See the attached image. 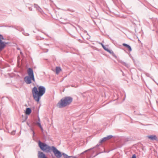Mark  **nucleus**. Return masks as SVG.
Here are the masks:
<instances>
[{"label": "nucleus", "mask_w": 158, "mask_h": 158, "mask_svg": "<svg viewBox=\"0 0 158 158\" xmlns=\"http://www.w3.org/2000/svg\"><path fill=\"white\" fill-rule=\"evenodd\" d=\"M113 136L112 135H109L107 136V137H103L102 139H101L99 141V143H102L103 142L109 139L112 138Z\"/></svg>", "instance_id": "7"}, {"label": "nucleus", "mask_w": 158, "mask_h": 158, "mask_svg": "<svg viewBox=\"0 0 158 158\" xmlns=\"http://www.w3.org/2000/svg\"><path fill=\"white\" fill-rule=\"evenodd\" d=\"M123 45L128 48L129 51L131 52L132 51L130 45L125 43H123Z\"/></svg>", "instance_id": "11"}, {"label": "nucleus", "mask_w": 158, "mask_h": 158, "mask_svg": "<svg viewBox=\"0 0 158 158\" xmlns=\"http://www.w3.org/2000/svg\"><path fill=\"white\" fill-rule=\"evenodd\" d=\"M38 145L40 149L46 153H51L52 150V146H50L44 143L41 142L40 140L38 141Z\"/></svg>", "instance_id": "4"}, {"label": "nucleus", "mask_w": 158, "mask_h": 158, "mask_svg": "<svg viewBox=\"0 0 158 158\" xmlns=\"http://www.w3.org/2000/svg\"><path fill=\"white\" fill-rule=\"evenodd\" d=\"M103 48L104 50H105V51H106L108 49V48H106V46H103Z\"/></svg>", "instance_id": "24"}, {"label": "nucleus", "mask_w": 158, "mask_h": 158, "mask_svg": "<svg viewBox=\"0 0 158 158\" xmlns=\"http://www.w3.org/2000/svg\"><path fill=\"white\" fill-rule=\"evenodd\" d=\"M118 62L121 63L122 64L125 66L127 68H128L129 67V65L127 63L125 62L122 61V60H119Z\"/></svg>", "instance_id": "12"}, {"label": "nucleus", "mask_w": 158, "mask_h": 158, "mask_svg": "<svg viewBox=\"0 0 158 158\" xmlns=\"http://www.w3.org/2000/svg\"><path fill=\"white\" fill-rule=\"evenodd\" d=\"M46 91L45 88L43 86H40L38 89L36 86L34 87L32 90L34 99L38 102L41 97L45 94Z\"/></svg>", "instance_id": "1"}, {"label": "nucleus", "mask_w": 158, "mask_h": 158, "mask_svg": "<svg viewBox=\"0 0 158 158\" xmlns=\"http://www.w3.org/2000/svg\"><path fill=\"white\" fill-rule=\"evenodd\" d=\"M15 28L20 31H24L23 28L19 27H15Z\"/></svg>", "instance_id": "15"}, {"label": "nucleus", "mask_w": 158, "mask_h": 158, "mask_svg": "<svg viewBox=\"0 0 158 158\" xmlns=\"http://www.w3.org/2000/svg\"><path fill=\"white\" fill-rule=\"evenodd\" d=\"M43 33L44 34H45L44 33V32H43Z\"/></svg>", "instance_id": "37"}, {"label": "nucleus", "mask_w": 158, "mask_h": 158, "mask_svg": "<svg viewBox=\"0 0 158 158\" xmlns=\"http://www.w3.org/2000/svg\"><path fill=\"white\" fill-rule=\"evenodd\" d=\"M33 132V133H33V136H34V135H35V132H34V131H33V132Z\"/></svg>", "instance_id": "33"}, {"label": "nucleus", "mask_w": 158, "mask_h": 158, "mask_svg": "<svg viewBox=\"0 0 158 158\" xmlns=\"http://www.w3.org/2000/svg\"><path fill=\"white\" fill-rule=\"evenodd\" d=\"M56 74H58L59 73L61 70V68L59 67H56Z\"/></svg>", "instance_id": "16"}, {"label": "nucleus", "mask_w": 158, "mask_h": 158, "mask_svg": "<svg viewBox=\"0 0 158 158\" xmlns=\"http://www.w3.org/2000/svg\"><path fill=\"white\" fill-rule=\"evenodd\" d=\"M30 128V130L32 131V132H33V131H34V130H33V127H32L31 126H30V127H29Z\"/></svg>", "instance_id": "25"}, {"label": "nucleus", "mask_w": 158, "mask_h": 158, "mask_svg": "<svg viewBox=\"0 0 158 158\" xmlns=\"http://www.w3.org/2000/svg\"><path fill=\"white\" fill-rule=\"evenodd\" d=\"M4 39L3 35L0 34V51L2 50L6 47V44H8V43L2 41V40Z\"/></svg>", "instance_id": "6"}, {"label": "nucleus", "mask_w": 158, "mask_h": 158, "mask_svg": "<svg viewBox=\"0 0 158 158\" xmlns=\"http://www.w3.org/2000/svg\"><path fill=\"white\" fill-rule=\"evenodd\" d=\"M34 7L35 8L36 10L39 12L42 13V10L40 7L37 5L35 4H34Z\"/></svg>", "instance_id": "10"}, {"label": "nucleus", "mask_w": 158, "mask_h": 158, "mask_svg": "<svg viewBox=\"0 0 158 158\" xmlns=\"http://www.w3.org/2000/svg\"><path fill=\"white\" fill-rule=\"evenodd\" d=\"M100 44H101L102 48L103 47V46H105L102 43H100Z\"/></svg>", "instance_id": "31"}, {"label": "nucleus", "mask_w": 158, "mask_h": 158, "mask_svg": "<svg viewBox=\"0 0 158 158\" xmlns=\"http://www.w3.org/2000/svg\"><path fill=\"white\" fill-rule=\"evenodd\" d=\"M90 148L89 149H88V150H87L85 151H84L83 152H82L81 153V154H84V153H86V152H88V151H90V150H92V149H93V148Z\"/></svg>", "instance_id": "21"}, {"label": "nucleus", "mask_w": 158, "mask_h": 158, "mask_svg": "<svg viewBox=\"0 0 158 158\" xmlns=\"http://www.w3.org/2000/svg\"><path fill=\"white\" fill-rule=\"evenodd\" d=\"M107 52H108L110 54H111L112 56L115 58H117L115 54L114 53L112 50H110L109 49H108Z\"/></svg>", "instance_id": "14"}, {"label": "nucleus", "mask_w": 158, "mask_h": 158, "mask_svg": "<svg viewBox=\"0 0 158 158\" xmlns=\"http://www.w3.org/2000/svg\"><path fill=\"white\" fill-rule=\"evenodd\" d=\"M38 158H48L45 154L43 152L40 151L38 152Z\"/></svg>", "instance_id": "8"}, {"label": "nucleus", "mask_w": 158, "mask_h": 158, "mask_svg": "<svg viewBox=\"0 0 158 158\" xmlns=\"http://www.w3.org/2000/svg\"><path fill=\"white\" fill-rule=\"evenodd\" d=\"M73 98L71 97H66L62 98L57 104L60 108L65 107L70 105L72 102Z\"/></svg>", "instance_id": "2"}, {"label": "nucleus", "mask_w": 158, "mask_h": 158, "mask_svg": "<svg viewBox=\"0 0 158 158\" xmlns=\"http://www.w3.org/2000/svg\"><path fill=\"white\" fill-rule=\"evenodd\" d=\"M145 75H146V76L147 77H150L151 78H152V80L154 81V79H152V78L150 77V74L148 73H145Z\"/></svg>", "instance_id": "22"}, {"label": "nucleus", "mask_w": 158, "mask_h": 158, "mask_svg": "<svg viewBox=\"0 0 158 158\" xmlns=\"http://www.w3.org/2000/svg\"><path fill=\"white\" fill-rule=\"evenodd\" d=\"M52 151L54 153L55 156L57 158H60L62 155V154L61 152L58 150L56 147L54 146H52Z\"/></svg>", "instance_id": "5"}, {"label": "nucleus", "mask_w": 158, "mask_h": 158, "mask_svg": "<svg viewBox=\"0 0 158 158\" xmlns=\"http://www.w3.org/2000/svg\"><path fill=\"white\" fill-rule=\"evenodd\" d=\"M31 112V110L30 108H27L26 109L25 113L27 115H29Z\"/></svg>", "instance_id": "13"}, {"label": "nucleus", "mask_w": 158, "mask_h": 158, "mask_svg": "<svg viewBox=\"0 0 158 158\" xmlns=\"http://www.w3.org/2000/svg\"><path fill=\"white\" fill-rule=\"evenodd\" d=\"M15 131H13L12 132H11V134L12 135H14L15 134Z\"/></svg>", "instance_id": "28"}, {"label": "nucleus", "mask_w": 158, "mask_h": 158, "mask_svg": "<svg viewBox=\"0 0 158 158\" xmlns=\"http://www.w3.org/2000/svg\"><path fill=\"white\" fill-rule=\"evenodd\" d=\"M28 9H29V10H30V11L32 10V8H31V7H29L28 8Z\"/></svg>", "instance_id": "30"}, {"label": "nucleus", "mask_w": 158, "mask_h": 158, "mask_svg": "<svg viewBox=\"0 0 158 158\" xmlns=\"http://www.w3.org/2000/svg\"><path fill=\"white\" fill-rule=\"evenodd\" d=\"M30 123L31 125L32 126V127L34 126L35 125H36V122L35 123L34 122L33 120L30 121Z\"/></svg>", "instance_id": "17"}, {"label": "nucleus", "mask_w": 158, "mask_h": 158, "mask_svg": "<svg viewBox=\"0 0 158 158\" xmlns=\"http://www.w3.org/2000/svg\"><path fill=\"white\" fill-rule=\"evenodd\" d=\"M99 144H98L97 145H96V147H98V146H99Z\"/></svg>", "instance_id": "35"}, {"label": "nucleus", "mask_w": 158, "mask_h": 158, "mask_svg": "<svg viewBox=\"0 0 158 158\" xmlns=\"http://www.w3.org/2000/svg\"><path fill=\"white\" fill-rule=\"evenodd\" d=\"M38 121L36 123H40V117L39 116H38Z\"/></svg>", "instance_id": "26"}, {"label": "nucleus", "mask_w": 158, "mask_h": 158, "mask_svg": "<svg viewBox=\"0 0 158 158\" xmlns=\"http://www.w3.org/2000/svg\"><path fill=\"white\" fill-rule=\"evenodd\" d=\"M131 158H136V156L135 154H134L132 155V157Z\"/></svg>", "instance_id": "27"}, {"label": "nucleus", "mask_w": 158, "mask_h": 158, "mask_svg": "<svg viewBox=\"0 0 158 158\" xmlns=\"http://www.w3.org/2000/svg\"><path fill=\"white\" fill-rule=\"evenodd\" d=\"M22 33L23 35L26 36H28L29 35V34L25 32L24 31H23Z\"/></svg>", "instance_id": "20"}, {"label": "nucleus", "mask_w": 158, "mask_h": 158, "mask_svg": "<svg viewBox=\"0 0 158 158\" xmlns=\"http://www.w3.org/2000/svg\"><path fill=\"white\" fill-rule=\"evenodd\" d=\"M27 73L28 76H26L24 78V81L27 84H30L32 83L31 81L35 82V78L33 69L29 68L28 69Z\"/></svg>", "instance_id": "3"}, {"label": "nucleus", "mask_w": 158, "mask_h": 158, "mask_svg": "<svg viewBox=\"0 0 158 158\" xmlns=\"http://www.w3.org/2000/svg\"><path fill=\"white\" fill-rule=\"evenodd\" d=\"M148 138L151 140H157L158 139L157 136L155 135H151L148 136Z\"/></svg>", "instance_id": "9"}, {"label": "nucleus", "mask_w": 158, "mask_h": 158, "mask_svg": "<svg viewBox=\"0 0 158 158\" xmlns=\"http://www.w3.org/2000/svg\"><path fill=\"white\" fill-rule=\"evenodd\" d=\"M36 125L38 126L42 131L43 130V128L41 125V123H36Z\"/></svg>", "instance_id": "19"}, {"label": "nucleus", "mask_w": 158, "mask_h": 158, "mask_svg": "<svg viewBox=\"0 0 158 158\" xmlns=\"http://www.w3.org/2000/svg\"><path fill=\"white\" fill-rule=\"evenodd\" d=\"M51 156H52V158H55L54 156L52 154Z\"/></svg>", "instance_id": "32"}, {"label": "nucleus", "mask_w": 158, "mask_h": 158, "mask_svg": "<svg viewBox=\"0 0 158 158\" xmlns=\"http://www.w3.org/2000/svg\"><path fill=\"white\" fill-rule=\"evenodd\" d=\"M48 49H47V51H46V52H48Z\"/></svg>", "instance_id": "36"}, {"label": "nucleus", "mask_w": 158, "mask_h": 158, "mask_svg": "<svg viewBox=\"0 0 158 158\" xmlns=\"http://www.w3.org/2000/svg\"><path fill=\"white\" fill-rule=\"evenodd\" d=\"M27 124L29 127H30V126H32L31 125L30 123V121H29V122L27 121Z\"/></svg>", "instance_id": "23"}, {"label": "nucleus", "mask_w": 158, "mask_h": 158, "mask_svg": "<svg viewBox=\"0 0 158 158\" xmlns=\"http://www.w3.org/2000/svg\"><path fill=\"white\" fill-rule=\"evenodd\" d=\"M27 116H26V117H25V119L23 121V122H24L27 119Z\"/></svg>", "instance_id": "29"}, {"label": "nucleus", "mask_w": 158, "mask_h": 158, "mask_svg": "<svg viewBox=\"0 0 158 158\" xmlns=\"http://www.w3.org/2000/svg\"><path fill=\"white\" fill-rule=\"evenodd\" d=\"M7 27H13V26H6Z\"/></svg>", "instance_id": "34"}, {"label": "nucleus", "mask_w": 158, "mask_h": 158, "mask_svg": "<svg viewBox=\"0 0 158 158\" xmlns=\"http://www.w3.org/2000/svg\"><path fill=\"white\" fill-rule=\"evenodd\" d=\"M62 155L64 158H70L71 157V156H69L65 153H63Z\"/></svg>", "instance_id": "18"}]
</instances>
